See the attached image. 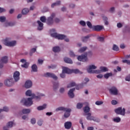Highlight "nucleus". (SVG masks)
<instances>
[{
	"instance_id": "1",
	"label": "nucleus",
	"mask_w": 130,
	"mask_h": 130,
	"mask_svg": "<svg viewBox=\"0 0 130 130\" xmlns=\"http://www.w3.org/2000/svg\"><path fill=\"white\" fill-rule=\"evenodd\" d=\"M97 69V67L94 65H90L88 69H87V71L89 74H100L101 72H108V69L106 67H101L100 70H96Z\"/></svg>"
},
{
	"instance_id": "2",
	"label": "nucleus",
	"mask_w": 130,
	"mask_h": 130,
	"mask_svg": "<svg viewBox=\"0 0 130 130\" xmlns=\"http://www.w3.org/2000/svg\"><path fill=\"white\" fill-rule=\"evenodd\" d=\"M56 111H65L64 117H65V118H68V117L71 115V111H72V110L71 109L64 108L63 107H60L56 109Z\"/></svg>"
},
{
	"instance_id": "3",
	"label": "nucleus",
	"mask_w": 130,
	"mask_h": 130,
	"mask_svg": "<svg viewBox=\"0 0 130 130\" xmlns=\"http://www.w3.org/2000/svg\"><path fill=\"white\" fill-rule=\"evenodd\" d=\"M33 98H28L27 99H23L21 101V103H23L25 106H31L33 104Z\"/></svg>"
},
{
	"instance_id": "4",
	"label": "nucleus",
	"mask_w": 130,
	"mask_h": 130,
	"mask_svg": "<svg viewBox=\"0 0 130 130\" xmlns=\"http://www.w3.org/2000/svg\"><path fill=\"white\" fill-rule=\"evenodd\" d=\"M26 96H28V97H31V96L32 97V98H35L36 99H40L41 97H43V96H45V95L40 93L38 96L35 95L34 94H32V91L30 90H28L25 92Z\"/></svg>"
},
{
	"instance_id": "5",
	"label": "nucleus",
	"mask_w": 130,
	"mask_h": 130,
	"mask_svg": "<svg viewBox=\"0 0 130 130\" xmlns=\"http://www.w3.org/2000/svg\"><path fill=\"white\" fill-rule=\"evenodd\" d=\"M17 44L16 41H13L12 42L9 41V38H7L4 40V44L6 46H15Z\"/></svg>"
},
{
	"instance_id": "6",
	"label": "nucleus",
	"mask_w": 130,
	"mask_h": 130,
	"mask_svg": "<svg viewBox=\"0 0 130 130\" xmlns=\"http://www.w3.org/2000/svg\"><path fill=\"white\" fill-rule=\"evenodd\" d=\"M52 37H54V38H56V39H59L60 40H62L66 38V36L63 35H59L57 34V33L55 32L51 34Z\"/></svg>"
},
{
	"instance_id": "7",
	"label": "nucleus",
	"mask_w": 130,
	"mask_h": 130,
	"mask_svg": "<svg viewBox=\"0 0 130 130\" xmlns=\"http://www.w3.org/2000/svg\"><path fill=\"white\" fill-rule=\"evenodd\" d=\"M115 112L117 114H120L121 115H124L125 114V109L119 107L115 110Z\"/></svg>"
},
{
	"instance_id": "8",
	"label": "nucleus",
	"mask_w": 130,
	"mask_h": 130,
	"mask_svg": "<svg viewBox=\"0 0 130 130\" xmlns=\"http://www.w3.org/2000/svg\"><path fill=\"white\" fill-rule=\"evenodd\" d=\"M88 53H86L84 55H81L78 56L77 59L79 61H87L88 60Z\"/></svg>"
},
{
	"instance_id": "9",
	"label": "nucleus",
	"mask_w": 130,
	"mask_h": 130,
	"mask_svg": "<svg viewBox=\"0 0 130 130\" xmlns=\"http://www.w3.org/2000/svg\"><path fill=\"white\" fill-rule=\"evenodd\" d=\"M8 63V56L3 57L0 60V69L4 68V63Z\"/></svg>"
},
{
	"instance_id": "10",
	"label": "nucleus",
	"mask_w": 130,
	"mask_h": 130,
	"mask_svg": "<svg viewBox=\"0 0 130 130\" xmlns=\"http://www.w3.org/2000/svg\"><path fill=\"white\" fill-rule=\"evenodd\" d=\"M65 72H68L69 73V74H73L74 73V74H83V72L79 71V69H75V70H71L70 69H66L64 70Z\"/></svg>"
},
{
	"instance_id": "11",
	"label": "nucleus",
	"mask_w": 130,
	"mask_h": 130,
	"mask_svg": "<svg viewBox=\"0 0 130 130\" xmlns=\"http://www.w3.org/2000/svg\"><path fill=\"white\" fill-rule=\"evenodd\" d=\"M4 84L7 87H11V86H13V84H14V79H13V78H11L10 79H7L5 81Z\"/></svg>"
},
{
	"instance_id": "12",
	"label": "nucleus",
	"mask_w": 130,
	"mask_h": 130,
	"mask_svg": "<svg viewBox=\"0 0 130 130\" xmlns=\"http://www.w3.org/2000/svg\"><path fill=\"white\" fill-rule=\"evenodd\" d=\"M55 17V13H52L51 16L47 19V23L48 25H51L53 24V18Z\"/></svg>"
},
{
	"instance_id": "13",
	"label": "nucleus",
	"mask_w": 130,
	"mask_h": 130,
	"mask_svg": "<svg viewBox=\"0 0 130 130\" xmlns=\"http://www.w3.org/2000/svg\"><path fill=\"white\" fill-rule=\"evenodd\" d=\"M109 92L111 95H117L118 94V90L115 87H112L109 89Z\"/></svg>"
},
{
	"instance_id": "14",
	"label": "nucleus",
	"mask_w": 130,
	"mask_h": 130,
	"mask_svg": "<svg viewBox=\"0 0 130 130\" xmlns=\"http://www.w3.org/2000/svg\"><path fill=\"white\" fill-rule=\"evenodd\" d=\"M45 77L47 78H52L54 80H57V76H55L54 74L51 73H47L45 74Z\"/></svg>"
},
{
	"instance_id": "15",
	"label": "nucleus",
	"mask_w": 130,
	"mask_h": 130,
	"mask_svg": "<svg viewBox=\"0 0 130 130\" xmlns=\"http://www.w3.org/2000/svg\"><path fill=\"white\" fill-rule=\"evenodd\" d=\"M13 78L15 82H18L20 80V72L19 71H16L13 74Z\"/></svg>"
},
{
	"instance_id": "16",
	"label": "nucleus",
	"mask_w": 130,
	"mask_h": 130,
	"mask_svg": "<svg viewBox=\"0 0 130 130\" xmlns=\"http://www.w3.org/2000/svg\"><path fill=\"white\" fill-rule=\"evenodd\" d=\"M102 29H103V26L102 25H94L92 26V30L93 31H96L97 32L101 31Z\"/></svg>"
},
{
	"instance_id": "17",
	"label": "nucleus",
	"mask_w": 130,
	"mask_h": 130,
	"mask_svg": "<svg viewBox=\"0 0 130 130\" xmlns=\"http://www.w3.org/2000/svg\"><path fill=\"white\" fill-rule=\"evenodd\" d=\"M86 119L87 120H93V121H97L96 120V118H95V117L91 116L90 113H88L86 114Z\"/></svg>"
},
{
	"instance_id": "18",
	"label": "nucleus",
	"mask_w": 130,
	"mask_h": 130,
	"mask_svg": "<svg viewBox=\"0 0 130 130\" xmlns=\"http://www.w3.org/2000/svg\"><path fill=\"white\" fill-rule=\"evenodd\" d=\"M67 69H68V68H67V67L63 68V70H62V74H60V77L61 78H62V79L66 78V74H70V73H69L68 71H67V72L64 71V70Z\"/></svg>"
},
{
	"instance_id": "19",
	"label": "nucleus",
	"mask_w": 130,
	"mask_h": 130,
	"mask_svg": "<svg viewBox=\"0 0 130 130\" xmlns=\"http://www.w3.org/2000/svg\"><path fill=\"white\" fill-rule=\"evenodd\" d=\"M24 87L26 89H29L32 87V81L30 80H27L24 84Z\"/></svg>"
},
{
	"instance_id": "20",
	"label": "nucleus",
	"mask_w": 130,
	"mask_h": 130,
	"mask_svg": "<svg viewBox=\"0 0 130 130\" xmlns=\"http://www.w3.org/2000/svg\"><path fill=\"white\" fill-rule=\"evenodd\" d=\"M75 90H76V88H72L68 92V95L70 98H74V97H75V94H74Z\"/></svg>"
},
{
	"instance_id": "21",
	"label": "nucleus",
	"mask_w": 130,
	"mask_h": 130,
	"mask_svg": "<svg viewBox=\"0 0 130 130\" xmlns=\"http://www.w3.org/2000/svg\"><path fill=\"white\" fill-rule=\"evenodd\" d=\"M64 127L66 129H70L72 127V123L70 121L66 122L64 123Z\"/></svg>"
},
{
	"instance_id": "22",
	"label": "nucleus",
	"mask_w": 130,
	"mask_h": 130,
	"mask_svg": "<svg viewBox=\"0 0 130 130\" xmlns=\"http://www.w3.org/2000/svg\"><path fill=\"white\" fill-rule=\"evenodd\" d=\"M37 23L39 25L38 30H39L40 31L42 30V29H43V23H42V22L39 20L37 21Z\"/></svg>"
},
{
	"instance_id": "23",
	"label": "nucleus",
	"mask_w": 130,
	"mask_h": 130,
	"mask_svg": "<svg viewBox=\"0 0 130 130\" xmlns=\"http://www.w3.org/2000/svg\"><path fill=\"white\" fill-rule=\"evenodd\" d=\"M53 88L54 91H56L57 88H58V86H59V84L58 83V82H54L53 83Z\"/></svg>"
},
{
	"instance_id": "24",
	"label": "nucleus",
	"mask_w": 130,
	"mask_h": 130,
	"mask_svg": "<svg viewBox=\"0 0 130 130\" xmlns=\"http://www.w3.org/2000/svg\"><path fill=\"white\" fill-rule=\"evenodd\" d=\"M64 61L66 62V63H73V60H72L71 58L67 57L64 58Z\"/></svg>"
},
{
	"instance_id": "25",
	"label": "nucleus",
	"mask_w": 130,
	"mask_h": 130,
	"mask_svg": "<svg viewBox=\"0 0 130 130\" xmlns=\"http://www.w3.org/2000/svg\"><path fill=\"white\" fill-rule=\"evenodd\" d=\"M53 51L54 52H59L60 51V48L58 46L54 47L53 48Z\"/></svg>"
},
{
	"instance_id": "26",
	"label": "nucleus",
	"mask_w": 130,
	"mask_h": 130,
	"mask_svg": "<svg viewBox=\"0 0 130 130\" xmlns=\"http://www.w3.org/2000/svg\"><path fill=\"white\" fill-rule=\"evenodd\" d=\"M46 104H44L43 106H40L37 107L38 110H43L46 108Z\"/></svg>"
},
{
	"instance_id": "27",
	"label": "nucleus",
	"mask_w": 130,
	"mask_h": 130,
	"mask_svg": "<svg viewBox=\"0 0 130 130\" xmlns=\"http://www.w3.org/2000/svg\"><path fill=\"white\" fill-rule=\"evenodd\" d=\"M83 110L85 113H89L90 112V107H89L88 106H86L83 108Z\"/></svg>"
},
{
	"instance_id": "28",
	"label": "nucleus",
	"mask_w": 130,
	"mask_h": 130,
	"mask_svg": "<svg viewBox=\"0 0 130 130\" xmlns=\"http://www.w3.org/2000/svg\"><path fill=\"white\" fill-rule=\"evenodd\" d=\"M30 109H23L22 111V112L23 114H28V113H30Z\"/></svg>"
},
{
	"instance_id": "29",
	"label": "nucleus",
	"mask_w": 130,
	"mask_h": 130,
	"mask_svg": "<svg viewBox=\"0 0 130 130\" xmlns=\"http://www.w3.org/2000/svg\"><path fill=\"white\" fill-rule=\"evenodd\" d=\"M29 13V9L27 8H24L22 11V15H27Z\"/></svg>"
},
{
	"instance_id": "30",
	"label": "nucleus",
	"mask_w": 130,
	"mask_h": 130,
	"mask_svg": "<svg viewBox=\"0 0 130 130\" xmlns=\"http://www.w3.org/2000/svg\"><path fill=\"white\" fill-rule=\"evenodd\" d=\"M89 38H90V36H86L82 38V41H83V42H87Z\"/></svg>"
},
{
	"instance_id": "31",
	"label": "nucleus",
	"mask_w": 130,
	"mask_h": 130,
	"mask_svg": "<svg viewBox=\"0 0 130 130\" xmlns=\"http://www.w3.org/2000/svg\"><path fill=\"white\" fill-rule=\"evenodd\" d=\"M60 5V1H57L56 3H53L51 5L52 8H54L55 6H59Z\"/></svg>"
},
{
	"instance_id": "32",
	"label": "nucleus",
	"mask_w": 130,
	"mask_h": 130,
	"mask_svg": "<svg viewBox=\"0 0 130 130\" xmlns=\"http://www.w3.org/2000/svg\"><path fill=\"white\" fill-rule=\"evenodd\" d=\"M22 68H24V69H28L29 67V63L27 62H25L24 64H21Z\"/></svg>"
},
{
	"instance_id": "33",
	"label": "nucleus",
	"mask_w": 130,
	"mask_h": 130,
	"mask_svg": "<svg viewBox=\"0 0 130 130\" xmlns=\"http://www.w3.org/2000/svg\"><path fill=\"white\" fill-rule=\"evenodd\" d=\"M31 69H32V72H37V70H38L37 65L33 64L31 66Z\"/></svg>"
},
{
	"instance_id": "34",
	"label": "nucleus",
	"mask_w": 130,
	"mask_h": 130,
	"mask_svg": "<svg viewBox=\"0 0 130 130\" xmlns=\"http://www.w3.org/2000/svg\"><path fill=\"white\" fill-rule=\"evenodd\" d=\"M87 47H83L80 48L78 51L79 52H80V53H82L84 52V51H85L87 50Z\"/></svg>"
},
{
	"instance_id": "35",
	"label": "nucleus",
	"mask_w": 130,
	"mask_h": 130,
	"mask_svg": "<svg viewBox=\"0 0 130 130\" xmlns=\"http://www.w3.org/2000/svg\"><path fill=\"white\" fill-rule=\"evenodd\" d=\"M102 18H103L104 21H105V25H108V18H107V17L103 16Z\"/></svg>"
},
{
	"instance_id": "36",
	"label": "nucleus",
	"mask_w": 130,
	"mask_h": 130,
	"mask_svg": "<svg viewBox=\"0 0 130 130\" xmlns=\"http://www.w3.org/2000/svg\"><path fill=\"white\" fill-rule=\"evenodd\" d=\"M3 111L8 112V111H9V108L7 107H4L3 109H0V113L1 112H3Z\"/></svg>"
},
{
	"instance_id": "37",
	"label": "nucleus",
	"mask_w": 130,
	"mask_h": 130,
	"mask_svg": "<svg viewBox=\"0 0 130 130\" xmlns=\"http://www.w3.org/2000/svg\"><path fill=\"white\" fill-rule=\"evenodd\" d=\"M76 86V83L71 82L68 86L67 88H72V87H75Z\"/></svg>"
},
{
	"instance_id": "38",
	"label": "nucleus",
	"mask_w": 130,
	"mask_h": 130,
	"mask_svg": "<svg viewBox=\"0 0 130 130\" xmlns=\"http://www.w3.org/2000/svg\"><path fill=\"white\" fill-rule=\"evenodd\" d=\"M111 76H112V73H107V74H105L104 77L105 78V79H108L109 78V77H111Z\"/></svg>"
},
{
	"instance_id": "39",
	"label": "nucleus",
	"mask_w": 130,
	"mask_h": 130,
	"mask_svg": "<svg viewBox=\"0 0 130 130\" xmlns=\"http://www.w3.org/2000/svg\"><path fill=\"white\" fill-rule=\"evenodd\" d=\"M6 17L5 16H1L0 17V22L2 23H4V22H6Z\"/></svg>"
},
{
	"instance_id": "40",
	"label": "nucleus",
	"mask_w": 130,
	"mask_h": 130,
	"mask_svg": "<svg viewBox=\"0 0 130 130\" xmlns=\"http://www.w3.org/2000/svg\"><path fill=\"white\" fill-rule=\"evenodd\" d=\"M40 21L43 23H45V22H46V18H45V16H42L40 18Z\"/></svg>"
},
{
	"instance_id": "41",
	"label": "nucleus",
	"mask_w": 130,
	"mask_h": 130,
	"mask_svg": "<svg viewBox=\"0 0 130 130\" xmlns=\"http://www.w3.org/2000/svg\"><path fill=\"white\" fill-rule=\"evenodd\" d=\"M120 118L119 117H116L113 119V121H114V122H120Z\"/></svg>"
},
{
	"instance_id": "42",
	"label": "nucleus",
	"mask_w": 130,
	"mask_h": 130,
	"mask_svg": "<svg viewBox=\"0 0 130 130\" xmlns=\"http://www.w3.org/2000/svg\"><path fill=\"white\" fill-rule=\"evenodd\" d=\"M82 107H83V104L80 103L77 104V108H78V109H81Z\"/></svg>"
},
{
	"instance_id": "43",
	"label": "nucleus",
	"mask_w": 130,
	"mask_h": 130,
	"mask_svg": "<svg viewBox=\"0 0 130 130\" xmlns=\"http://www.w3.org/2000/svg\"><path fill=\"white\" fill-rule=\"evenodd\" d=\"M86 24L89 28H90V29H93V26H92V23H91L90 21H87L86 22Z\"/></svg>"
},
{
	"instance_id": "44",
	"label": "nucleus",
	"mask_w": 130,
	"mask_h": 130,
	"mask_svg": "<svg viewBox=\"0 0 130 130\" xmlns=\"http://www.w3.org/2000/svg\"><path fill=\"white\" fill-rule=\"evenodd\" d=\"M113 50H115V51H118L119 50V48L116 45H114L113 47Z\"/></svg>"
},
{
	"instance_id": "45",
	"label": "nucleus",
	"mask_w": 130,
	"mask_h": 130,
	"mask_svg": "<svg viewBox=\"0 0 130 130\" xmlns=\"http://www.w3.org/2000/svg\"><path fill=\"white\" fill-rule=\"evenodd\" d=\"M35 51H36V48H32L30 50V52L29 53V55H32V53H34V52H35Z\"/></svg>"
},
{
	"instance_id": "46",
	"label": "nucleus",
	"mask_w": 130,
	"mask_h": 130,
	"mask_svg": "<svg viewBox=\"0 0 130 130\" xmlns=\"http://www.w3.org/2000/svg\"><path fill=\"white\" fill-rule=\"evenodd\" d=\"M70 56H71V57H75V56H76V55H75V53H74L73 51H70Z\"/></svg>"
},
{
	"instance_id": "47",
	"label": "nucleus",
	"mask_w": 130,
	"mask_h": 130,
	"mask_svg": "<svg viewBox=\"0 0 130 130\" xmlns=\"http://www.w3.org/2000/svg\"><path fill=\"white\" fill-rule=\"evenodd\" d=\"M122 62H123L124 63H127V64H130V60H123Z\"/></svg>"
},
{
	"instance_id": "48",
	"label": "nucleus",
	"mask_w": 130,
	"mask_h": 130,
	"mask_svg": "<svg viewBox=\"0 0 130 130\" xmlns=\"http://www.w3.org/2000/svg\"><path fill=\"white\" fill-rule=\"evenodd\" d=\"M30 122L32 124H35V123H36V119L35 118H32L30 120Z\"/></svg>"
},
{
	"instance_id": "49",
	"label": "nucleus",
	"mask_w": 130,
	"mask_h": 130,
	"mask_svg": "<svg viewBox=\"0 0 130 130\" xmlns=\"http://www.w3.org/2000/svg\"><path fill=\"white\" fill-rule=\"evenodd\" d=\"M79 23L80 25H81V26H86V22L84 21H80Z\"/></svg>"
},
{
	"instance_id": "50",
	"label": "nucleus",
	"mask_w": 130,
	"mask_h": 130,
	"mask_svg": "<svg viewBox=\"0 0 130 130\" xmlns=\"http://www.w3.org/2000/svg\"><path fill=\"white\" fill-rule=\"evenodd\" d=\"M96 105H101V104H103V102L101 101H96L95 102Z\"/></svg>"
},
{
	"instance_id": "51",
	"label": "nucleus",
	"mask_w": 130,
	"mask_h": 130,
	"mask_svg": "<svg viewBox=\"0 0 130 130\" xmlns=\"http://www.w3.org/2000/svg\"><path fill=\"white\" fill-rule=\"evenodd\" d=\"M43 122V121L40 120L38 121V125H39L40 126H41V125H42V123Z\"/></svg>"
},
{
	"instance_id": "52",
	"label": "nucleus",
	"mask_w": 130,
	"mask_h": 130,
	"mask_svg": "<svg viewBox=\"0 0 130 130\" xmlns=\"http://www.w3.org/2000/svg\"><path fill=\"white\" fill-rule=\"evenodd\" d=\"M15 22H9L8 23V26H10L12 27V26H15Z\"/></svg>"
},
{
	"instance_id": "53",
	"label": "nucleus",
	"mask_w": 130,
	"mask_h": 130,
	"mask_svg": "<svg viewBox=\"0 0 130 130\" xmlns=\"http://www.w3.org/2000/svg\"><path fill=\"white\" fill-rule=\"evenodd\" d=\"M111 104H112V105H116V104H117V101L115 100H112L111 102Z\"/></svg>"
},
{
	"instance_id": "54",
	"label": "nucleus",
	"mask_w": 130,
	"mask_h": 130,
	"mask_svg": "<svg viewBox=\"0 0 130 130\" xmlns=\"http://www.w3.org/2000/svg\"><path fill=\"white\" fill-rule=\"evenodd\" d=\"M98 40H99V41H101V42L104 41V38H103V37H99L98 38Z\"/></svg>"
},
{
	"instance_id": "55",
	"label": "nucleus",
	"mask_w": 130,
	"mask_h": 130,
	"mask_svg": "<svg viewBox=\"0 0 130 130\" xmlns=\"http://www.w3.org/2000/svg\"><path fill=\"white\" fill-rule=\"evenodd\" d=\"M96 77L98 79H102V78H103V75H102V74H99L97 75Z\"/></svg>"
},
{
	"instance_id": "56",
	"label": "nucleus",
	"mask_w": 130,
	"mask_h": 130,
	"mask_svg": "<svg viewBox=\"0 0 130 130\" xmlns=\"http://www.w3.org/2000/svg\"><path fill=\"white\" fill-rule=\"evenodd\" d=\"M125 80L127 81L128 82H129L130 81V75H129L128 76H127L126 78H125Z\"/></svg>"
},
{
	"instance_id": "57",
	"label": "nucleus",
	"mask_w": 130,
	"mask_h": 130,
	"mask_svg": "<svg viewBox=\"0 0 130 130\" xmlns=\"http://www.w3.org/2000/svg\"><path fill=\"white\" fill-rule=\"evenodd\" d=\"M117 26L118 28H121L122 27V24H121L120 23H117Z\"/></svg>"
},
{
	"instance_id": "58",
	"label": "nucleus",
	"mask_w": 130,
	"mask_h": 130,
	"mask_svg": "<svg viewBox=\"0 0 130 130\" xmlns=\"http://www.w3.org/2000/svg\"><path fill=\"white\" fill-rule=\"evenodd\" d=\"M38 62H39V63L42 64V63H43V60H42L41 59H39Z\"/></svg>"
},
{
	"instance_id": "59",
	"label": "nucleus",
	"mask_w": 130,
	"mask_h": 130,
	"mask_svg": "<svg viewBox=\"0 0 130 130\" xmlns=\"http://www.w3.org/2000/svg\"><path fill=\"white\" fill-rule=\"evenodd\" d=\"M60 93H62L63 92H64V88L63 87H62L59 90Z\"/></svg>"
},
{
	"instance_id": "60",
	"label": "nucleus",
	"mask_w": 130,
	"mask_h": 130,
	"mask_svg": "<svg viewBox=\"0 0 130 130\" xmlns=\"http://www.w3.org/2000/svg\"><path fill=\"white\" fill-rule=\"evenodd\" d=\"M109 11L110 13H113L114 12V7L111 8Z\"/></svg>"
},
{
	"instance_id": "61",
	"label": "nucleus",
	"mask_w": 130,
	"mask_h": 130,
	"mask_svg": "<svg viewBox=\"0 0 130 130\" xmlns=\"http://www.w3.org/2000/svg\"><path fill=\"white\" fill-rule=\"evenodd\" d=\"M55 23H59V22L60 21V20H59V19H58V18H56L54 20Z\"/></svg>"
},
{
	"instance_id": "62",
	"label": "nucleus",
	"mask_w": 130,
	"mask_h": 130,
	"mask_svg": "<svg viewBox=\"0 0 130 130\" xmlns=\"http://www.w3.org/2000/svg\"><path fill=\"white\" fill-rule=\"evenodd\" d=\"M5 11L6 9L0 7V13H3V12H5Z\"/></svg>"
},
{
	"instance_id": "63",
	"label": "nucleus",
	"mask_w": 130,
	"mask_h": 130,
	"mask_svg": "<svg viewBox=\"0 0 130 130\" xmlns=\"http://www.w3.org/2000/svg\"><path fill=\"white\" fill-rule=\"evenodd\" d=\"M84 81L85 82H86L85 83H84V84H87V83H88V82H89V78H85Z\"/></svg>"
},
{
	"instance_id": "64",
	"label": "nucleus",
	"mask_w": 130,
	"mask_h": 130,
	"mask_svg": "<svg viewBox=\"0 0 130 130\" xmlns=\"http://www.w3.org/2000/svg\"><path fill=\"white\" fill-rule=\"evenodd\" d=\"M87 130H94V127H88Z\"/></svg>"
}]
</instances>
